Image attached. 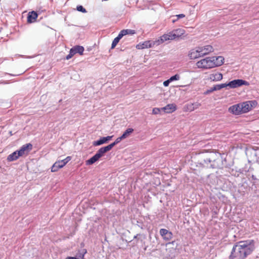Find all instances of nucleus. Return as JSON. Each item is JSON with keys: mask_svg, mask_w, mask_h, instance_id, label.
I'll use <instances>...</instances> for the list:
<instances>
[{"mask_svg": "<svg viewBox=\"0 0 259 259\" xmlns=\"http://www.w3.org/2000/svg\"><path fill=\"white\" fill-rule=\"evenodd\" d=\"M242 114L246 113L255 108L257 102L255 100L247 101L240 103Z\"/></svg>", "mask_w": 259, "mask_h": 259, "instance_id": "obj_4", "label": "nucleus"}, {"mask_svg": "<svg viewBox=\"0 0 259 259\" xmlns=\"http://www.w3.org/2000/svg\"><path fill=\"white\" fill-rule=\"evenodd\" d=\"M193 105L194 110H195L197 108H198L200 106L201 104L198 102L192 103Z\"/></svg>", "mask_w": 259, "mask_h": 259, "instance_id": "obj_35", "label": "nucleus"}, {"mask_svg": "<svg viewBox=\"0 0 259 259\" xmlns=\"http://www.w3.org/2000/svg\"><path fill=\"white\" fill-rule=\"evenodd\" d=\"M113 137V136H107L106 137H104V139L106 142V143L109 141L111 139V138Z\"/></svg>", "mask_w": 259, "mask_h": 259, "instance_id": "obj_38", "label": "nucleus"}, {"mask_svg": "<svg viewBox=\"0 0 259 259\" xmlns=\"http://www.w3.org/2000/svg\"><path fill=\"white\" fill-rule=\"evenodd\" d=\"M202 57L213 52L214 49L211 45H206L202 47H198Z\"/></svg>", "mask_w": 259, "mask_h": 259, "instance_id": "obj_9", "label": "nucleus"}, {"mask_svg": "<svg viewBox=\"0 0 259 259\" xmlns=\"http://www.w3.org/2000/svg\"><path fill=\"white\" fill-rule=\"evenodd\" d=\"M227 86H228L227 85V83H222L221 84H218L214 86L211 91L215 90H220L223 88L227 87Z\"/></svg>", "mask_w": 259, "mask_h": 259, "instance_id": "obj_24", "label": "nucleus"}, {"mask_svg": "<svg viewBox=\"0 0 259 259\" xmlns=\"http://www.w3.org/2000/svg\"><path fill=\"white\" fill-rule=\"evenodd\" d=\"M177 17V19L172 20V22L174 23L176 21H177L178 19L184 18L185 17V15L183 14H181L179 15H177L176 16Z\"/></svg>", "mask_w": 259, "mask_h": 259, "instance_id": "obj_33", "label": "nucleus"}, {"mask_svg": "<svg viewBox=\"0 0 259 259\" xmlns=\"http://www.w3.org/2000/svg\"><path fill=\"white\" fill-rule=\"evenodd\" d=\"M255 249L253 240L237 242L233 246L229 259H245Z\"/></svg>", "mask_w": 259, "mask_h": 259, "instance_id": "obj_1", "label": "nucleus"}, {"mask_svg": "<svg viewBox=\"0 0 259 259\" xmlns=\"http://www.w3.org/2000/svg\"><path fill=\"white\" fill-rule=\"evenodd\" d=\"M170 82H171V81H170V79H169V78L168 79H167V80H165V81H164L163 82V85H164V87H167V86H168V85H169V83H170Z\"/></svg>", "mask_w": 259, "mask_h": 259, "instance_id": "obj_37", "label": "nucleus"}, {"mask_svg": "<svg viewBox=\"0 0 259 259\" xmlns=\"http://www.w3.org/2000/svg\"><path fill=\"white\" fill-rule=\"evenodd\" d=\"M193 105L192 103L188 104L185 106V108L187 111H194Z\"/></svg>", "mask_w": 259, "mask_h": 259, "instance_id": "obj_28", "label": "nucleus"}, {"mask_svg": "<svg viewBox=\"0 0 259 259\" xmlns=\"http://www.w3.org/2000/svg\"><path fill=\"white\" fill-rule=\"evenodd\" d=\"M161 109L166 113H170L176 110L177 106L175 104H169L161 108Z\"/></svg>", "mask_w": 259, "mask_h": 259, "instance_id": "obj_14", "label": "nucleus"}, {"mask_svg": "<svg viewBox=\"0 0 259 259\" xmlns=\"http://www.w3.org/2000/svg\"><path fill=\"white\" fill-rule=\"evenodd\" d=\"M56 163H57L58 167H59V168H61L64 166V165L62 161H61V160H58L56 161Z\"/></svg>", "mask_w": 259, "mask_h": 259, "instance_id": "obj_36", "label": "nucleus"}, {"mask_svg": "<svg viewBox=\"0 0 259 259\" xmlns=\"http://www.w3.org/2000/svg\"><path fill=\"white\" fill-rule=\"evenodd\" d=\"M75 54H76L75 53V52H74V50L71 48L70 50V51H69V54L66 56V60H69L70 59V58H71Z\"/></svg>", "mask_w": 259, "mask_h": 259, "instance_id": "obj_26", "label": "nucleus"}, {"mask_svg": "<svg viewBox=\"0 0 259 259\" xmlns=\"http://www.w3.org/2000/svg\"><path fill=\"white\" fill-rule=\"evenodd\" d=\"M171 34V31L167 33L164 34L163 35L161 36L158 39H156L158 45L159 46L167 40H174V38H173V36Z\"/></svg>", "mask_w": 259, "mask_h": 259, "instance_id": "obj_10", "label": "nucleus"}, {"mask_svg": "<svg viewBox=\"0 0 259 259\" xmlns=\"http://www.w3.org/2000/svg\"><path fill=\"white\" fill-rule=\"evenodd\" d=\"M32 149V145L30 143L23 145L19 150H17L18 152V156H20L21 157L27 156Z\"/></svg>", "mask_w": 259, "mask_h": 259, "instance_id": "obj_7", "label": "nucleus"}, {"mask_svg": "<svg viewBox=\"0 0 259 259\" xmlns=\"http://www.w3.org/2000/svg\"><path fill=\"white\" fill-rule=\"evenodd\" d=\"M72 49L74 50L75 54L78 53L80 55H82L84 50V48L80 46H76L73 47Z\"/></svg>", "mask_w": 259, "mask_h": 259, "instance_id": "obj_20", "label": "nucleus"}, {"mask_svg": "<svg viewBox=\"0 0 259 259\" xmlns=\"http://www.w3.org/2000/svg\"><path fill=\"white\" fill-rule=\"evenodd\" d=\"M185 32V31L181 28H178L176 29H174L171 31L172 36H173V38L176 39L179 38L181 36H182Z\"/></svg>", "mask_w": 259, "mask_h": 259, "instance_id": "obj_15", "label": "nucleus"}, {"mask_svg": "<svg viewBox=\"0 0 259 259\" xmlns=\"http://www.w3.org/2000/svg\"><path fill=\"white\" fill-rule=\"evenodd\" d=\"M223 79V74L218 71H213L208 77V79L212 81H220Z\"/></svg>", "mask_w": 259, "mask_h": 259, "instance_id": "obj_11", "label": "nucleus"}, {"mask_svg": "<svg viewBox=\"0 0 259 259\" xmlns=\"http://www.w3.org/2000/svg\"><path fill=\"white\" fill-rule=\"evenodd\" d=\"M20 156H18V151H16L10 154L7 157V160L9 161H13L17 160Z\"/></svg>", "mask_w": 259, "mask_h": 259, "instance_id": "obj_18", "label": "nucleus"}, {"mask_svg": "<svg viewBox=\"0 0 259 259\" xmlns=\"http://www.w3.org/2000/svg\"><path fill=\"white\" fill-rule=\"evenodd\" d=\"M76 9L77 11L82 13H85L87 12L86 10L82 6H77Z\"/></svg>", "mask_w": 259, "mask_h": 259, "instance_id": "obj_32", "label": "nucleus"}, {"mask_svg": "<svg viewBox=\"0 0 259 259\" xmlns=\"http://www.w3.org/2000/svg\"><path fill=\"white\" fill-rule=\"evenodd\" d=\"M180 78V76L179 74H177L171 77H170L169 78V79H170V81L171 82V81H173L174 80H179Z\"/></svg>", "mask_w": 259, "mask_h": 259, "instance_id": "obj_30", "label": "nucleus"}, {"mask_svg": "<svg viewBox=\"0 0 259 259\" xmlns=\"http://www.w3.org/2000/svg\"><path fill=\"white\" fill-rule=\"evenodd\" d=\"M37 17L38 15L36 12L31 11L29 12L27 16V22L29 23L34 22Z\"/></svg>", "mask_w": 259, "mask_h": 259, "instance_id": "obj_16", "label": "nucleus"}, {"mask_svg": "<svg viewBox=\"0 0 259 259\" xmlns=\"http://www.w3.org/2000/svg\"><path fill=\"white\" fill-rule=\"evenodd\" d=\"M71 157L70 156H67L66 158H65L63 160H62L61 161H62L63 163L64 164V166L71 160Z\"/></svg>", "mask_w": 259, "mask_h": 259, "instance_id": "obj_31", "label": "nucleus"}, {"mask_svg": "<svg viewBox=\"0 0 259 259\" xmlns=\"http://www.w3.org/2000/svg\"><path fill=\"white\" fill-rule=\"evenodd\" d=\"M161 109L158 108H154L153 109L152 113L154 114H158Z\"/></svg>", "mask_w": 259, "mask_h": 259, "instance_id": "obj_34", "label": "nucleus"}, {"mask_svg": "<svg viewBox=\"0 0 259 259\" xmlns=\"http://www.w3.org/2000/svg\"><path fill=\"white\" fill-rule=\"evenodd\" d=\"M60 168L58 167L57 163L56 162L51 167V171L52 172H56Z\"/></svg>", "mask_w": 259, "mask_h": 259, "instance_id": "obj_29", "label": "nucleus"}, {"mask_svg": "<svg viewBox=\"0 0 259 259\" xmlns=\"http://www.w3.org/2000/svg\"><path fill=\"white\" fill-rule=\"evenodd\" d=\"M188 56L191 59H195L202 57L200 54V50H199V47H196L190 50L188 54Z\"/></svg>", "mask_w": 259, "mask_h": 259, "instance_id": "obj_13", "label": "nucleus"}, {"mask_svg": "<svg viewBox=\"0 0 259 259\" xmlns=\"http://www.w3.org/2000/svg\"><path fill=\"white\" fill-rule=\"evenodd\" d=\"M228 111L230 113L236 115L242 114L240 103L230 106L228 108Z\"/></svg>", "mask_w": 259, "mask_h": 259, "instance_id": "obj_8", "label": "nucleus"}, {"mask_svg": "<svg viewBox=\"0 0 259 259\" xmlns=\"http://www.w3.org/2000/svg\"><path fill=\"white\" fill-rule=\"evenodd\" d=\"M106 143V142L104 139V137H103V138H101L99 140L94 141L93 142V144L94 146H97L101 145L103 144Z\"/></svg>", "mask_w": 259, "mask_h": 259, "instance_id": "obj_23", "label": "nucleus"}, {"mask_svg": "<svg viewBox=\"0 0 259 259\" xmlns=\"http://www.w3.org/2000/svg\"><path fill=\"white\" fill-rule=\"evenodd\" d=\"M155 46H158L157 40L154 41L148 40L140 42L136 45V48L138 50H143L152 48Z\"/></svg>", "mask_w": 259, "mask_h": 259, "instance_id": "obj_5", "label": "nucleus"}, {"mask_svg": "<svg viewBox=\"0 0 259 259\" xmlns=\"http://www.w3.org/2000/svg\"><path fill=\"white\" fill-rule=\"evenodd\" d=\"M134 131V130L132 128H128L126 130V131L123 133V134L121 135L123 139L128 137L131 134H132Z\"/></svg>", "mask_w": 259, "mask_h": 259, "instance_id": "obj_22", "label": "nucleus"}, {"mask_svg": "<svg viewBox=\"0 0 259 259\" xmlns=\"http://www.w3.org/2000/svg\"><path fill=\"white\" fill-rule=\"evenodd\" d=\"M111 150L109 145L101 148L95 155L85 161L87 165H91L97 161L104 156L105 153Z\"/></svg>", "mask_w": 259, "mask_h": 259, "instance_id": "obj_2", "label": "nucleus"}, {"mask_svg": "<svg viewBox=\"0 0 259 259\" xmlns=\"http://www.w3.org/2000/svg\"><path fill=\"white\" fill-rule=\"evenodd\" d=\"M213 61V58H211V57H206L198 61L196 64L198 68L210 69L214 67Z\"/></svg>", "mask_w": 259, "mask_h": 259, "instance_id": "obj_3", "label": "nucleus"}, {"mask_svg": "<svg viewBox=\"0 0 259 259\" xmlns=\"http://www.w3.org/2000/svg\"><path fill=\"white\" fill-rule=\"evenodd\" d=\"M227 85L231 88H236L242 85H249V83L247 81L242 79H235L230 81Z\"/></svg>", "mask_w": 259, "mask_h": 259, "instance_id": "obj_6", "label": "nucleus"}, {"mask_svg": "<svg viewBox=\"0 0 259 259\" xmlns=\"http://www.w3.org/2000/svg\"><path fill=\"white\" fill-rule=\"evenodd\" d=\"M214 59V67L216 66H220L224 63V58L222 56L218 57H211Z\"/></svg>", "mask_w": 259, "mask_h": 259, "instance_id": "obj_17", "label": "nucleus"}, {"mask_svg": "<svg viewBox=\"0 0 259 259\" xmlns=\"http://www.w3.org/2000/svg\"><path fill=\"white\" fill-rule=\"evenodd\" d=\"M119 33L123 37V36H124L125 35H127V34H129V35L135 34L136 33V31L135 30L127 29H123V30H121L120 32H119Z\"/></svg>", "mask_w": 259, "mask_h": 259, "instance_id": "obj_19", "label": "nucleus"}, {"mask_svg": "<svg viewBox=\"0 0 259 259\" xmlns=\"http://www.w3.org/2000/svg\"><path fill=\"white\" fill-rule=\"evenodd\" d=\"M123 139V138L122 137V136H120V137L117 138L113 143H111V144H109L108 145L110 147V148L112 149V148L115 145H116L117 144L119 143Z\"/></svg>", "mask_w": 259, "mask_h": 259, "instance_id": "obj_25", "label": "nucleus"}, {"mask_svg": "<svg viewBox=\"0 0 259 259\" xmlns=\"http://www.w3.org/2000/svg\"><path fill=\"white\" fill-rule=\"evenodd\" d=\"M87 253V250H84V252L81 255H79V258L75 257L68 256L65 259H84V254Z\"/></svg>", "mask_w": 259, "mask_h": 259, "instance_id": "obj_27", "label": "nucleus"}, {"mask_svg": "<svg viewBox=\"0 0 259 259\" xmlns=\"http://www.w3.org/2000/svg\"><path fill=\"white\" fill-rule=\"evenodd\" d=\"M159 233L163 240L165 241H169L172 238V233L165 229H161Z\"/></svg>", "mask_w": 259, "mask_h": 259, "instance_id": "obj_12", "label": "nucleus"}, {"mask_svg": "<svg viewBox=\"0 0 259 259\" xmlns=\"http://www.w3.org/2000/svg\"><path fill=\"white\" fill-rule=\"evenodd\" d=\"M122 37V36L119 33L118 36L113 39L111 45V49H114L116 47Z\"/></svg>", "mask_w": 259, "mask_h": 259, "instance_id": "obj_21", "label": "nucleus"}]
</instances>
